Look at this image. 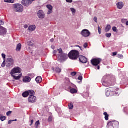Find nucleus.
Segmentation results:
<instances>
[{"instance_id":"obj_1","label":"nucleus","mask_w":128,"mask_h":128,"mask_svg":"<svg viewBox=\"0 0 128 128\" xmlns=\"http://www.w3.org/2000/svg\"><path fill=\"white\" fill-rule=\"evenodd\" d=\"M118 92V88L116 87H112L110 88L106 92V96H120V94Z\"/></svg>"},{"instance_id":"obj_2","label":"nucleus","mask_w":128,"mask_h":128,"mask_svg":"<svg viewBox=\"0 0 128 128\" xmlns=\"http://www.w3.org/2000/svg\"><path fill=\"white\" fill-rule=\"evenodd\" d=\"M102 83L104 86H106V88H108L109 86H114L116 84L115 82L112 83L110 80H108V78L106 76H104L102 80Z\"/></svg>"},{"instance_id":"obj_3","label":"nucleus","mask_w":128,"mask_h":128,"mask_svg":"<svg viewBox=\"0 0 128 128\" xmlns=\"http://www.w3.org/2000/svg\"><path fill=\"white\" fill-rule=\"evenodd\" d=\"M68 56L70 60H78V58L80 56V52L76 50H72L68 54Z\"/></svg>"},{"instance_id":"obj_4","label":"nucleus","mask_w":128,"mask_h":128,"mask_svg":"<svg viewBox=\"0 0 128 128\" xmlns=\"http://www.w3.org/2000/svg\"><path fill=\"white\" fill-rule=\"evenodd\" d=\"M14 66V60L12 58H8L6 60V68H12Z\"/></svg>"},{"instance_id":"obj_5","label":"nucleus","mask_w":128,"mask_h":128,"mask_svg":"<svg viewBox=\"0 0 128 128\" xmlns=\"http://www.w3.org/2000/svg\"><path fill=\"white\" fill-rule=\"evenodd\" d=\"M91 62L92 64V66H96V68H97L98 70H100V67L98 64L102 62V59L100 58H94L92 59L91 60Z\"/></svg>"},{"instance_id":"obj_6","label":"nucleus","mask_w":128,"mask_h":128,"mask_svg":"<svg viewBox=\"0 0 128 128\" xmlns=\"http://www.w3.org/2000/svg\"><path fill=\"white\" fill-rule=\"evenodd\" d=\"M118 124H120L118 122L114 120V121H110V122H108L107 124V128H116V126H118Z\"/></svg>"},{"instance_id":"obj_7","label":"nucleus","mask_w":128,"mask_h":128,"mask_svg":"<svg viewBox=\"0 0 128 128\" xmlns=\"http://www.w3.org/2000/svg\"><path fill=\"white\" fill-rule=\"evenodd\" d=\"M14 8L16 10L17 12H24V6L20 4H15Z\"/></svg>"},{"instance_id":"obj_8","label":"nucleus","mask_w":128,"mask_h":128,"mask_svg":"<svg viewBox=\"0 0 128 128\" xmlns=\"http://www.w3.org/2000/svg\"><path fill=\"white\" fill-rule=\"evenodd\" d=\"M36 0H23L22 2V4L24 6H30V4L34 2Z\"/></svg>"},{"instance_id":"obj_9","label":"nucleus","mask_w":128,"mask_h":128,"mask_svg":"<svg viewBox=\"0 0 128 128\" xmlns=\"http://www.w3.org/2000/svg\"><path fill=\"white\" fill-rule=\"evenodd\" d=\"M20 72H22V69L19 67H16L12 70L10 74L12 76V74H20Z\"/></svg>"},{"instance_id":"obj_10","label":"nucleus","mask_w":128,"mask_h":128,"mask_svg":"<svg viewBox=\"0 0 128 128\" xmlns=\"http://www.w3.org/2000/svg\"><path fill=\"white\" fill-rule=\"evenodd\" d=\"M81 34L84 38H88L90 36V32L88 30L84 29L82 31Z\"/></svg>"},{"instance_id":"obj_11","label":"nucleus","mask_w":128,"mask_h":128,"mask_svg":"<svg viewBox=\"0 0 128 128\" xmlns=\"http://www.w3.org/2000/svg\"><path fill=\"white\" fill-rule=\"evenodd\" d=\"M38 16L39 18L42 20L46 18V14L43 10H40L38 12Z\"/></svg>"},{"instance_id":"obj_12","label":"nucleus","mask_w":128,"mask_h":128,"mask_svg":"<svg viewBox=\"0 0 128 128\" xmlns=\"http://www.w3.org/2000/svg\"><path fill=\"white\" fill-rule=\"evenodd\" d=\"M28 102L34 104L36 102V97L34 95H30L28 98Z\"/></svg>"},{"instance_id":"obj_13","label":"nucleus","mask_w":128,"mask_h":128,"mask_svg":"<svg viewBox=\"0 0 128 128\" xmlns=\"http://www.w3.org/2000/svg\"><path fill=\"white\" fill-rule=\"evenodd\" d=\"M68 58V54H62L59 56V58L62 62H66Z\"/></svg>"},{"instance_id":"obj_14","label":"nucleus","mask_w":128,"mask_h":128,"mask_svg":"<svg viewBox=\"0 0 128 128\" xmlns=\"http://www.w3.org/2000/svg\"><path fill=\"white\" fill-rule=\"evenodd\" d=\"M79 60L82 64H86L88 62V59L82 56H79Z\"/></svg>"},{"instance_id":"obj_15","label":"nucleus","mask_w":128,"mask_h":128,"mask_svg":"<svg viewBox=\"0 0 128 128\" xmlns=\"http://www.w3.org/2000/svg\"><path fill=\"white\" fill-rule=\"evenodd\" d=\"M6 29L0 26V36H4V34H6Z\"/></svg>"},{"instance_id":"obj_16","label":"nucleus","mask_w":128,"mask_h":128,"mask_svg":"<svg viewBox=\"0 0 128 128\" xmlns=\"http://www.w3.org/2000/svg\"><path fill=\"white\" fill-rule=\"evenodd\" d=\"M116 6L118 10H122L124 8V4L122 2H119L117 3Z\"/></svg>"},{"instance_id":"obj_17","label":"nucleus","mask_w":128,"mask_h":128,"mask_svg":"<svg viewBox=\"0 0 128 128\" xmlns=\"http://www.w3.org/2000/svg\"><path fill=\"white\" fill-rule=\"evenodd\" d=\"M30 80H32V79L28 76H26L23 79L24 82H30Z\"/></svg>"},{"instance_id":"obj_18","label":"nucleus","mask_w":128,"mask_h":128,"mask_svg":"<svg viewBox=\"0 0 128 128\" xmlns=\"http://www.w3.org/2000/svg\"><path fill=\"white\" fill-rule=\"evenodd\" d=\"M36 25H32L29 26L28 30H30V32H34V30H36Z\"/></svg>"},{"instance_id":"obj_19","label":"nucleus","mask_w":128,"mask_h":128,"mask_svg":"<svg viewBox=\"0 0 128 128\" xmlns=\"http://www.w3.org/2000/svg\"><path fill=\"white\" fill-rule=\"evenodd\" d=\"M22 74H20L18 76H17L12 74V76L14 80H20V78H22Z\"/></svg>"},{"instance_id":"obj_20","label":"nucleus","mask_w":128,"mask_h":128,"mask_svg":"<svg viewBox=\"0 0 128 128\" xmlns=\"http://www.w3.org/2000/svg\"><path fill=\"white\" fill-rule=\"evenodd\" d=\"M52 70L54 72H56L60 74V72H62V69H60V68H56L54 70V68H52Z\"/></svg>"},{"instance_id":"obj_21","label":"nucleus","mask_w":128,"mask_h":128,"mask_svg":"<svg viewBox=\"0 0 128 128\" xmlns=\"http://www.w3.org/2000/svg\"><path fill=\"white\" fill-rule=\"evenodd\" d=\"M36 80L37 84H40L42 80V78L40 76H38L36 78Z\"/></svg>"},{"instance_id":"obj_22","label":"nucleus","mask_w":128,"mask_h":128,"mask_svg":"<svg viewBox=\"0 0 128 128\" xmlns=\"http://www.w3.org/2000/svg\"><path fill=\"white\" fill-rule=\"evenodd\" d=\"M29 96H34L36 92L34 90H29L28 91Z\"/></svg>"},{"instance_id":"obj_23","label":"nucleus","mask_w":128,"mask_h":128,"mask_svg":"<svg viewBox=\"0 0 128 128\" xmlns=\"http://www.w3.org/2000/svg\"><path fill=\"white\" fill-rule=\"evenodd\" d=\"M110 30H112V26L110 25H108L105 29V32H108Z\"/></svg>"},{"instance_id":"obj_24","label":"nucleus","mask_w":128,"mask_h":128,"mask_svg":"<svg viewBox=\"0 0 128 128\" xmlns=\"http://www.w3.org/2000/svg\"><path fill=\"white\" fill-rule=\"evenodd\" d=\"M22 50V44H19L17 45L16 50V52H20Z\"/></svg>"},{"instance_id":"obj_25","label":"nucleus","mask_w":128,"mask_h":128,"mask_svg":"<svg viewBox=\"0 0 128 128\" xmlns=\"http://www.w3.org/2000/svg\"><path fill=\"white\" fill-rule=\"evenodd\" d=\"M22 96L23 98H28L29 96L28 92V91L24 92L22 94Z\"/></svg>"},{"instance_id":"obj_26","label":"nucleus","mask_w":128,"mask_h":128,"mask_svg":"<svg viewBox=\"0 0 128 128\" xmlns=\"http://www.w3.org/2000/svg\"><path fill=\"white\" fill-rule=\"evenodd\" d=\"M0 120H2V122H4L6 120V116H2V115H0Z\"/></svg>"},{"instance_id":"obj_27","label":"nucleus","mask_w":128,"mask_h":128,"mask_svg":"<svg viewBox=\"0 0 128 128\" xmlns=\"http://www.w3.org/2000/svg\"><path fill=\"white\" fill-rule=\"evenodd\" d=\"M104 115L105 116L106 120H108V116H110L108 114V112H104Z\"/></svg>"},{"instance_id":"obj_28","label":"nucleus","mask_w":128,"mask_h":128,"mask_svg":"<svg viewBox=\"0 0 128 128\" xmlns=\"http://www.w3.org/2000/svg\"><path fill=\"white\" fill-rule=\"evenodd\" d=\"M70 92H71V94H76V92H78V90L74 88H72L70 90Z\"/></svg>"},{"instance_id":"obj_29","label":"nucleus","mask_w":128,"mask_h":128,"mask_svg":"<svg viewBox=\"0 0 128 128\" xmlns=\"http://www.w3.org/2000/svg\"><path fill=\"white\" fill-rule=\"evenodd\" d=\"M38 126H40V120L37 121L35 124V126L36 128H38Z\"/></svg>"},{"instance_id":"obj_30","label":"nucleus","mask_w":128,"mask_h":128,"mask_svg":"<svg viewBox=\"0 0 128 128\" xmlns=\"http://www.w3.org/2000/svg\"><path fill=\"white\" fill-rule=\"evenodd\" d=\"M68 106L70 110H72V108H74V104H72V102L68 104Z\"/></svg>"},{"instance_id":"obj_31","label":"nucleus","mask_w":128,"mask_h":128,"mask_svg":"<svg viewBox=\"0 0 128 128\" xmlns=\"http://www.w3.org/2000/svg\"><path fill=\"white\" fill-rule=\"evenodd\" d=\"M46 8H48L49 10H52L53 8L52 6V5H47Z\"/></svg>"},{"instance_id":"obj_32","label":"nucleus","mask_w":128,"mask_h":128,"mask_svg":"<svg viewBox=\"0 0 128 128\" xmlns=\"http://www.w3.org/2000/svg\"><path fill=\"white\" fill-rule=\"evenodd\" d=\"M70 10L72 12V14H75L76 12V9L74 8H70Z\"/></svg>"},{"instance_id":"obj_33","label":"nucleus","mask_w":128,"mask_h":128,"mask_svg":"<svg viewBox=\"0 0 128 128\" xmlns=\"http://www.w3.org/2000/svg\"><path fill=\"white\" fill-rule=\"evenodd\" d=\"M106 38H110L112 36V33H106Z\"/></svg>"},{"instance_id":"obj_34","label":"nucleus","mask_w":128,"mask_h":128,"mask_svg":"<svg viewBox=\"0 0 128 128\" xmlns=\"http://www.w3.org/2000/svg\"><path fill=\"white\" fill-rule=\"evenodd\" d=\"M112 30L114 32H118V28H116V26H114L112 28Z\"/></svg>"},{"instance_id":"obj_35","label":"nucleus","mask_w":128,"mask_h":128,"mask_svg":"<svg viewBox=\"0 0 128 128\" xmlns=\"http://www.w3.org/2000/svg\"><path fill=\"white\" fill-rule=\"evenodd\" d=\"M58 52L59 54H62V48H60L59 49H58Z\"/></svg>"},{"instance_id":"obj_36","label":"nucleus","mask_w":128,"mask_h":128,"mask_svg":"<svg viewBox=\"0 0 128 128\" xmlns=\"http://www.w3.org/2000/svg\"><path fill=\"white\" fill-rule=\"evenodd\" d=\"M6 65V60H4V62H2V68H5Z\"/></svg>"},{"instance_id":"obj_37","label":"nucleus","mask_w":128,"mask_h":128,"mask_svg":"<svg viewBox=\"0 0 128 128\" xmlns=\"http://www.w3.org/2000/svg\"><path fill=\"white\" fill-rule=\"evenodd\" d=\"M98 32L99 34H102V28H100V26L98 27Z\"/></svg>"},{"instance_id":"obj_38","label":"nucleus","mask_w":128,"mask_h":128,"mask_svg":"<svg viewBox=\"0 0 128 128\" xmlns=\"http://www.w3.org/2000/svg\"><path fill=\"white\" fill-rule=\"evenodd\" d=\"M12 111H8V112H6V116H10V114H12Z\"/></svg>"},{"instance_id":"obj_39","label":"nucleus","mask_w":128,"mask_h":128,"mask_svg":"<svg viewBox=\"0 0 128 128\" xmlns=\"http://www.w3.org/2000/svg\"><path fill=\"white\" fill-rule=\"evenodd\" d=\"M2 57L4 59V60L6 61V56L4 54H2Z\"/></svg>"},{"instance_id":"obj_40","label":"nucleus","mask_w":128,"mask_h":128,"mask_svg":"<svg viewBox=\"0 0 128 128\" xmlns=\"http://www.w3.org/2000/svg\"><path fill=\"white\" fill-rule=\"evenodd\" d=\"M71 76H76V72H72Z\"/></svg>"},{"instance_id":"obj_41","label":"nucleus","mask_w":128,"mask_h":128,"mask_svg":"<svg viewBox=\"0 0 128 128\" xmlns=\"http://www.w3.org/2000/svg\"><path fill=\"white\" fill-rule=\"evenodd\" d=\"M4 22H2V20H0V26H4Z\"/></svg>"},{"instance_id":"obj_42","label":"nucleus","mask_w":128,"mask_h":128,"mask_svg":"<svg viewBox=\"0 0 128 128\" xmlns=\"http://www.w3.org/2000/svg\"><path fill=\"white\" fill-rule=\"evenodd\" d=\"M118 56L119 58H124V56H122V54H118Z\"/></svg>"},{"instance_id":"obj_43","label":"nucleus","mask_w":128,"mask_h":128,"mask_svg":"<svg viewBox=\"0 0 128 128\" xmlns=\"http://www.w3.org/2000/svg\"><path fill=\"white\" fill-rule=\"evenodd\" d=\"M94 22H95L98 23V18L94 17Z\"/></svg>"},{"instance_id":"obj_44","label":"nucleus","mask_w":128,"mask_h":128,"mask_svg":"<svg viewBox=\"0 0 128 128\" xmlns=\"http://www.w3.org/2000/svg\"><path fill=\"white\" fill-rule=\"evenodd\" d=\"M76 46H77L78 48H80V50H84V48L78 45H76Z\"/></svg>"},{"instance_id":"obj_45","label":"nucleus","mask_w":128,"mask_h":128,"mask_svg":"<svg viewBox=\"0 0 128 128\" xmlns=\"http://www.w3.org/2000/svg\"><path fill=\"white\" fill-rule=\"evenodd\" d=\"M52 14V10H48V14Z\"/></svg>"},{"instance_id":"obj_46","label":"nucleus","mask_w":128,"mask_h":128,"mask_svg":"<svg viewBox=\"0 0 128 128\" xmlns=\"http://www.w3.org/2000/svg\"><path fill=\"white\" fill-rule=\"evenodd\" d=\"M88 43H85L84 44V48H88Z\"/></svg>"},{"instance_id":"obj_47","label":"nucleus","mask_w":128,"mask_h":128,"mask_svg":"<svg viewBox=\"0 0 128 128\" xmlns=\"http://www.w3.org/2000/svg\"><path fill=\"white\" fill-rule=\"evenodd\" d=\"M78 80H80L82 82V76H79L78 78Z\"/></svg>"},{"instance_id":"obj_48","label":"nucleus","mask_w":128,"mask_h":128,"mask_svg":"<svg viewBox=\"0 0 128 128\" xmlns=\"http://www.w3.org/2000/svg\"><path fill=\"white\" fill-rule=\"evenodd\" d=\"M48 120V122H52V117L50 116Z\"/></svg>"},{"instance_id":"obj_49","label":"nucleus","mask_w":128,"mask_h":128,"mask_svg":"<svg viewBox=\"0 0 128 128\" xmlns=\"http://www.w3.org/2000/svg\"><path fill=\"white\" fill-rule=\"evenodd\" d=\"M67 2H69L70 4H72V0H66Z\"/></svg>"},{"instance_id":"obj_50","label":"nucleus","mask_w":128,"mask_h":128,"mask_svg":"<svg viewBox=\"0 0 128 128\" xmlns=\"http://www.w3.org/2000/svg\"><path fill=\"white\" fill-rule=\"evenodd\" d=\"M14 122V120H10L8 122V124H12V122Z\"/></svg>"},{"instance_id":"obj_51","label":"nucleus","mask_w":128,"mask_h":128,"mask_svg":"<svg viewBox=\"0 0 128 128\" xmlns=\"http://www.w3.org/2000/svg\"><path fill=\"white\" fill-rule=\"evenodd\" d=\"M34 120H31V124H30V126H32L34 124Z\"/></svg>"},{"instance_id":"obj_52","label":"nucleus","mask_w":128,"mask_h":128,"mask_svg":"<svg viewBox=\"0 0 128 128\" xmlns=\"http://www.w3.org/2000/svg\"><path fill=\"white\" fill-rule=\"evenodd\" d=\"M118 54V52H113V56H116Z\"/></svg>"},{"instance_id":"obj_53","label":"nucleus","mask_w":128,"mask_h":128,"mask_svg":"<svg viewBox=\"0 0 128 128\" xmlns=\"http://www.w3.org/2000/svg\"><path fill=\"white\" fill-rule=\"evenodd\" d=\"M5 2H10V0H4Z\"/></svg>"},{"instance_id":"obj_54","label":"nucleus","mask_w":128,"mask_h":128,"mask_svg":"<svg viewBox=\"0 0 128 128\" xmlns=\"http://www.w3.org/2000/svg\"><path fill=\"white\" fill-rule=\"evenodd\" d=\"M28 28V26L27 24H26L24 26V28Z\"/></svg>"},{"instance_id":"obj_55","label":"nucleus","mask_w":128,"mask_h":128,"mask_svg":"<svg viewBox=\"0 0 128 128\" xmlns=\"http://www.w3.org/2000/svg\"><path fill=\"white\" fill-rule=\"evenodd\" d=\"M50 42H54V38L51 39V40H50Z\"/></svg>"},{"instance_id":"obj_56","label":"nucleus","mask_w":128,"mask_h":128,"mask_svg":"<svg viewBox=\"0 0 128 128\" xmlns=\"http://www.w3.org/2000/svg\"><path fill=\"white\" fill-rule=\"evenodd\" d=\"M10 2L11 4H14V0H10Z\"/></svg>"},{"instance_id":"obj_57","label":"nucleus","mask_w":128,"mask_h":128,"mask_svg":"<svg viewBox=\"0 0 128 128\" xmlns=\"http://www.w3.org/2000/svg\"><path fill=\"white\" fill-rule=\"evenodd\" d=\"M57 52H58V51H56V50H54V55L56 54Z\"/></svg>"},{"instance_id":"obj_58","label":"nucleus","mask_w":128,"mask_h":128,"mask_svg":"<svg viewBox=\"0 0 128 128\" xmlns=\"http://www.w3.org/2000/svg\"><path fill=\"white\" fill-rule=\"evenodd\" d=\"M126 26H128V21L126 22Z\"/></svg>"},{"instance_id":"obj_59","label":"nucleus","mask_w":128,"mask_h":128,"mask_svg":"<svg viewBox=\"0 0 128 128\" xmlns=\"http://www.w3.org/2000/svg\"><path fill=\"white\" fill-rule=\"evenodd\" d=\"M14 120V122H17L18 121V120Z\"/></svg>"},{"instance_id":"obj_60","label":"nucleus","mask_w":128,"mask_h":128,"mask_svg":"<svg viewBox=\"0 0 128 128\" xmlns=\"http://www.w3.org/2000/svg\"><path fill=\"white\" fill-rule=\"evenodd\" d=\"M29 76H34V74H30Z\"/></svg>"}]
</instances>
